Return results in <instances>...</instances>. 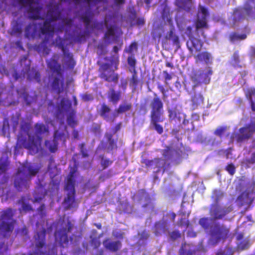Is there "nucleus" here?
I'll use <instances>...</instances> for the list:
<instances>
[{"mask_svg":"<svg viewBox=\"0 0 255 255\" xmlns=\"http://www.w3.org/2000/svg\"><path fill=\"white\" fill-rule=\"evenodd\" d=\"M161 153L165 159L161 158H154L151 160L142 159L141 163L144 164L146 167L151 169H156L155 171L157 173L161 170L164 172L166 169V160L170 161L173 165H177L180 164L183 158H187L188 156L187 153L180 149H175L171 146L165 145V148L161 150Z\"/></svg>","mask_w":255,"mask_h":255,"instance_id":"nucleus-1","label":"nucleus"},{"mask_svg":"<svg viewBox=\"0 0 255 255\" xmlns=\"http://www.w3.org/2000/svg\"><path fill=\"white\" fill-rule=\"evenodd\" d=\"M48 132V128L43 123H36L34 125V132L28 135V139L20 138L18 136L19 142L24 148L29 150L31 154L38 152L42 140V135Z\"/></svg>","mask_w":255,"mask_h":255,"instance_id":"nucleus-2","label":"nucleus"},{"mask_svg":"<svg viewBox=\"0 0 255 255\" xmlns=\"http://www.w3.org/2000/svg\"><path fill=\"white\" fill-rule=\"evenodd\" d=\"M154 98L150 103L151 108L150 125V126L153 127V129L155 130L158 134H161L163 132V128L158 123L162 122L164 121L163 104L156 94L154 93Z\"/></svg>","mask_w":255,"mask_h":255,"instance_id":"nucleus-3","label":"nucleus"},{"mask_svg":"<svg viewBox=\"0 0 255 255\" xmlns=\"http://www.w3.org/2000/svg\"><path fill=\"white\" fill-rule=\"evenodd\" d=\"M38 169L31 166L24 165L17 169L14 179V187L18 192H21L29 187L31 176H35Z\"/></svg>","mask_w":255,"mask_h":255,"instance_id":"nucleus-4","label":"nucleus"},{"mask_svg":"<svg viewBox=\"0 0 255 255\" xmlns=\"http://www.w3.org/2000/svg\"><path fill=\"white\" fill-rule=\"evenodd\" d=\"M76 172V169H75L70 171L65 183V190L68 191V193L64 199V202L67 209H70L75 207L76 194L75 174Z\"/></svg>","mask_w":255,"mask_h":255,"instance_id":"nucleus-5","label":"nucleus"},{"mask_svg":"<svg viewBox=\"0 0 255 255\" xmlns=\"http://www.w3.org/2000/svg\"><path fill=\"white\" fill-rule=\"evenodd\" d=\"M213 74L210 66L206 67L205 69H199L194 72L191 76V80L194 83V87H198L201 84H209L211 81V76Z\"/></svg>","mask_w":255,"mask_h":255,"instance_id":"nucleus-6","label":"nucleus"},{"mask_svg":"<svg viewBox=\"0 0 255 255\" xmlns=\"http://www.w3.org/2000/svg\"><path fill=\"white\" fill-rule=\"evenodd\" d=\"M99 65L98 69L99 77L108 82L117 83L119 79V75L112 69L110 63L98 62Z\"/></svg>","mask_w":255,"mask_h":255,"instance_id":"nucleus-7","label":"nucleus"},{"mask_svg":"<svg viewBox=\"0 0 255 255\" xmlns=\"http://www.w3.org/2000/svg\"><path fill=\"white\" fill-rule=\"evenodd\" d=\"M229 229L223 225L216 224L211 231L210 244L215 246L221 241H224L228 237Z\"/></svg>","mask_w":255,"mask_h":255,"instance_id":"nucleus-8","label":"nucleus"},{"mask_svg":"<svg viewBox=\"0 0 255 255\" xmlns=\"http://www.w3.org/2000/svg\"><path fill=\"white\" fill-rule=\"evenodd\" d=\"M233 210L232 205H221L219 203L211 204L209 210V213L214 220H220L224 218L227 215Z\"/></svg>","mask_w":255,"mask_h":255,"instance_id":"nucleus-9","label":"nucleus"},{"mask_svg":"<svg viewBox=\"0 0 255 255\" xmlns=\"http://www.w3.org/2000/svg\"><path fill=\"white\" fill-rule=\"evenodd\" d=\"M209 15L208 9L201 5H199L198 11L197 14V18L195 21L196 31H197L201 28H208L207 17Z\"/></svg>","mask_w":255,"mask_h":255,"instance_id":"nucleus-10","label":"nucleus"},{"mask_svg":"<svg viewBox=\"0 0 255 255\" xmlns=\"http://www.w3.org/2000/svg\"><path fill=\"white\" fill-rule=\"evenodd\" d=\"M255 131V127L251 124H247L239 129V132L235 134V138L237 142H242L249 139Z\"/></svg>","mask_w":255,"mask_h":255,"instance_id":"nucleus-11","label":"nucleus"},{"mask_svg":"<svg viewBox=\"0 0 255 255\" xmlns=\"http://www.w3.org/2000/svg\"><path fill=\"white\" fill-rule=\"evenodd\" d=\"M168 223L167 219H165L164 218L161 221L155 222L152 228V230L155 236H161L168 232Z\"/></svg>","mask_w":255,"mask_h":255,"instance_id":"nucleus-12","label":"nucleus"},{"mask_svg":"<svg viewBox=\"0 0 255 255\" xmlns=\"http://www.w3.org/2000/svg\"><path fill=\"white\" fill-rule=\"evenodd\" d=\"M46 230L43 227L34 235L35 247L38 250H40L46 246Z\"/></svg>","mask_w":255,"mask_h":255,"instance_id":"nucleus-13","label":"nucleus"},{"mask_svg":"<svg viewBox=\"0 0 255 255\" xmlns=\"http://www.w3.org/2000/svg\"><path fill=\"white\" fill-rule=\"evenodd\" d=\"M47 8V19L54 22L60 18L61 12L59 10V5L58 4H49L48 5Z\"/></svg>","mask_w":255,"mask_h":255,"instance_id":"nucleus-14","label":"nucleus"},{"mask_svg":"<svg viewBox=\"0 0 255 255\" xmlns=\"http://www.w3.org/2000/svg\"><path fill=\"white\" fill-rule=\"evenodd\" d=\"M111 111L110 107L105 103L102 104L100 109L98 113L100 116L106 122H114L116 116L115 115L110 116Z\"/></svg>","mask_w":255,"mask_h":255,"instance_id":"nucleus-15","label":"nucleus"},{"mask_svg":"<svg viewBox=\"0 0 255 255\" xmlns=\"http://www.w3.org/2000/svg\"><path fill=\"white\" fill-rule=\"evenodd\" d=\"M203 44V43L200 39L193 37L189 38L186 43L187 47L191 53H193L194 49L196 52L200 51Z\"/></svg>","mask_w":255,"mask_h":255,"instance_id":"nucleus-16","label":"nucleus"},{"mask_svg":"<svg viewBox=\"0 0 255 255\" xmlns=\"http://www.w3.org/2000/svg\"><path fill=\"white\" fill-rule=\"evenodd\" d=\"M190 106L193 110L201 107L204 103V97L201 93H195L191 97Z\"/></svg>","mask_w":255,"mask_h":255,"instance_id":"nucleus-17","label":"nucleus"},{"mask_svg":"<svg viewBox=\"0 0 255 255\" xmlns=\"http://www.w3.org/2000/svg\"><path fill=\"white\" fill-rule=\"evenodd\" d=\"M103 244L105 248L112 252H117L122 248V244L121 241H113L110 239L105 240Z\"/></svg>","mask_w":255,"mask_h":255,"instance_id":"nucleus-18","label":"nucleus"},{"mask_svg":"<svg viewBox=\"0 0 255 255\" xmlns=\"http://www.w3.org/2000/svg\"><path fill=\"white\" fill-rule=\"evenodd\" d=\"M52 21L50 20L46 19L44 22L42 26L40 28V32L42 35L52 37L54 33V26L51 24Z\"/></svg>","mask_w":255,"mask_h":255,"instance_id":"nucleus-19","label":"nucleus"},{"mask_svg":"<svg viewBox=\"0 0 255 255\" xmlns=\"http://www.w3.org/2000/svg\"><path fill=\"white\" fill-rule=\"evenodd\" d=\"M73 225L70 221H68L67 228H63L59 231V240L63 244H67L69 242L68 233L71 232Z\"/></svg>","mask_w":255,"mask_h":255,"instance_id":"nucleus-20","label":"nucleus"},{"mask_svg":"<svg viewBox=\"0 0 255 255\" xmlns=\"http://www.w3.org/2000/svg\"><path fill=\"white\" fill-rule=\"evenodd\" d=\"M48 67L53 73H55L57 76H62L61 65L59 63L57 60L51 58L46 61Z\"/></svg>","mask_w":255,"mask_h":255,"instance_id":"nucleus-21","label":"nucleus"},{"mask_svg":"<svg viewBox=\"0 0 255 255\" xmlns=\"http://www.w3.org/2000/svg\"><path fill=\"white\" fill-rule=\"evenodd\" d=\"M105 137L107 139L106 149L108 152H110L117 148V140L118 139L113 138V133L107 132L105 134Z\"/></svg>","mask_w":255,"mask_h":255,"instance_id":"nucleus-22","label":"nucleus"},{"mask_svg":"<svg viewBox=\"0 0 255 255\" xmlns=\"http://www.w3.org/2000/svg\"><path fill=\"white\" fill-rule=\"evenodd\" d=\"M196 62H204L207 65L212 63L213 57L208 51H203L198 53L195 56Z\"/></svg>","mask_w":255,"mask_h":255,"instance_id":"nucleus-23","label":"nucleus"},{"mask_svg":"<svg viewBox=\"0 0 255 255\" xmlns=\"http://www.w3.org/2000/svg\"><path fill=\"white\" fill-rule=\"evenodd\" d=\"M42 10V7L40 6H33L31 5L28 7L27 12L29 15V17L34 20L42 19L40 16V13Z\"/></svg>","mask_w":255,"mask_h":255,"instance_id":"nucleus-24","label":"nucleus"},{"mask_svg":"<svg viewBox=\"0 0 255 255\" xmlns=\"http://www.w3.org/2000/svg\"><path fill=\"white\" fill-rule=\"evenodd\" d=\"M37 34V25L34 23H29L25 28V37L29 39H33Z\"/></svg>","mask_w":255,"mask_h":255,"instance_id":"nucleus-25","label":"nucleus"},{"mask_svg":"<svg viewBox=\"0 0 255 255\" xmlns=\"http://www.w3.org/2000/svg\"><path fill=\"white\" fill-rule=\"evenodd\" d=\"M14 229V221L7 222L2 221L0 224V231L5 235L11 233Z\"/></svg>","mask_w":255,"mask_h":255,"instance_id":"nucleus-26","label":"nucleus"},{"mask_svg":"<svg viewBox=\"0 0 255 255\" xmlns=\"http://www.w3.org/2000/svg\"><path fill=\"white\" fill-rule=\"evenodd\" d=\"M121 97V93L120 91H116L113 88L109 90L108 94L109 101L112 102L113 105H117Z\"/></svg>","mask_w":255,"mask_h":255,"instance_id":"nucleus-27","label":"nucleus"},{"mask_svg":"<svg viewBox=\"0 0 255 255\" xmlns=\"http://www.w3.org/2000/svg\"><path fill=\"white\" fill-rule=\"evenodd\" d=\"M165 39L166 40H171L172 42V44L173 45H175L177 49H178L180 47V43L178 36L175 34L173 32V31L171 29L169 31H168L165 37Z\"/></svg>","mask_w":255,"mask_h":255,"instance_id":"nucleus-28","label":"nucleus"},{"mask_svg":"<svg viewBox=\"0 0 255 255\" xmlns=\"http://www.w3.org/2000/svg\"><path fill=\"white\" fill-rule=\"evenodd\" d=\"M176 5L187 12H190L192 8L191 0H176Z\"/></svg>","mask_w":255,"mask_h":255,"instance_id":"nucleus-29","label":"nucleus"},{"mask_svg":"<svg viewBox=\"0 0 255 255\" xmlns=\"http://www.w3.org/2000/svg\"><path fill=\"white\" fill-rule=\"evenodd\" d=\"M22 33L21 23L16 20H13L11 22L10 34L14 35L20 34Z\"/></svg>","mask_w":255,"mask_h":255,"instance_id":"nucleus-30","label":"nucleus"},{"mask_svg":"<svg viewBox=\"0 0 255 255\" xmlns=\"http://www.w3.org/2000/svg\"><path fill=\"white\" fill-rule=\"evenodd\" d=\"M27 79L31 81H35L38 83L41 82V75L38 71L32 68L31 70H29L27 74Z\"/></svg>","mask_w":255,"mask_h":255,"instance_id":"nucleus-31","label":"nucleus"},{"mask_svg":"<svg viewBox=\"0 0 255 255\" xmlns=\"http://www.w3.org/2000/svg\"><path fill=\"white\" fill-rule=\"evenodd\" d=\"M56 46L61 49L64 55L67 57H72L70 53L66 52V48L65 46V40L60 36H57L55 39Z\"/></svg>","mask_w":255,"mask_h":255,"instance_id":"nucleus-32","label":"nucleus"},{"mask_svg":"<svg viewBox=\"0 0 255 255\" xmlns=\"http://www.w3.org/2000/svg\"><path fill=\"white\" fill-rule=\"evenodd\" d=\"M93 18V14L90 11H86L85 13L81 16V20L84 22L85 27L86 29H88L90 25Z\"/></svg>","mask_w":255,"mask_h":255,"instance_id":"nucleus-33","label":"nucleus"},{"mask_svg":"<svg viewBox=\"0 0 255 255\" xmlns=\"http://www.w3.org/2000/svg\"><path fill=\"white\" fill-rule=\"evenodd\" d=\"M58 145V141L54 137L52 140H46L45 141L46 147L48 148L51 153H54L57 151Z\"/></svg>","mask_w":255,"mask_h":255,"instance_id":"nucleus-34","label":"nucleus"},{"mask_svg":"<svg viewBox=\"0 0 255 255\" xmlns=\"http://www.w3.org/2000/svg\"><path fill=\"white\" fill-rule=\"evenodd\" d=\"M14 214L12 209L7 208L5 210L2 211V214L0 216V219L1 221L9 222L12 220Z\"/></svg>","mask_w":255,"mask_h":255,"instance_id":"nucleus-35","label":"nucleus"},{"mask_svg":"<svg viewBox=\"0 0 255 255\" xmlns=\"http://www.w3.org/2000/svg\"><path fill=\"white\" fill-rule=\"evenodd\" d=\"M243 9L248 16L255 18V7H253L249 2L245 3Z\"/></svg>","mask_w":255,"mask_h":255,"instance_id":"nucleus-36","label":"nucleus"},{"mask_svg":"<svg viewBox=\"0 0 255 255\" xmlns=\"http://www.w3.org/2000/svg\"><path fill=\"white\" fill-rule=\"evenodd\" d=\"M247 35L245 33L239 34L236 32H233L229 35V40L232 42L237 41L243 40L247 38Z\"/></svg>","mask_w":255,"mask_h":255,"instance_id":"nucleus-37","label":"nucleus"},{"mask_svg":"<svg viewBox=\"0 0 255 255\" xmlns=\"http://www.w3.org/2000/svg\"><path fill=\"white\" fill-rule=\"evenodd\" d=\"M131 107L132 105L131 103H125L124 104L120 105L118 108L116 110V112L119 114H123L130 111Z\"/></svg>","mask_w":255,"mask_h":255,"instance_id":"nucleus-38","label":"nucleus"},{"mask_svg":"<svg viewBox=\"0 0 255 255\" xmlns=\"http://www.w3.org/2000/svg\"><path fill=\"white\" fill-rule=\"evenodd\" d=\"M75 112L73 110L69 114L67 119L68 125L73 128H75L77 125V122L75 119Z\"/></svg>","mask_w":255,"mask_h":255,"instance_id":"nucleus-39","label":"nucleus"},{"mask_svg":"<svg viewBox=\"0 0 255 255\" xmlns=\"http://www.w3.org/2000/svg\"><path fill=\"white\" fill-rule=\"evenodd\" d=\"M235 251L231 247L226 248L225 249H219L217 251L215 255H234Z\"/></svg>","mask_w":255,"mask_h":255,"instance_id":"nucleus-40","label":"nucleus"},{"mask_svg":"<svg viewBox=\"0 0 255 255\" xmlns=\"http://www.w3.org/2000/svg\"><path fill=\"white\" fill-rule=\"evenodd\" d=\"M31 128L30 124L25 121H22L20 124V133L22 135L23 132L25 135H31L32 133L29 134V131Z\"/></svg>","mask_w":255,"mask_h":255,"instance_id":"nucleus-41","label":"nucleus"},{"mask_svg":"<svg viewBox=\"0 0 255 255\" xmlns=\"http://www.w3.org/2000/svg\"><path fill=\"white\" fill-rule=\"evenodd\" d=\"M139 83V80L138 78L137 72L135 69H133L132 76L130 79L129 85L133 87L135 89Z\"/></svg>","mask_w":255,"mask_h":255,"instance_id":"nucleus-42","label":"nucleus"},{"mask_svg":"<svg viewBox=\"0 0 255 255\" xmlns=\"http://www.w3.org/2000/svg\"><path fill=\"white\" fill-rule=\"evenodd\" d=\"M53 90L56 91L58 94L62 92V89L60 87V79L58 77H54L51 83Z\"/></svg>","mask_w":255,"mask_h":255,"instance_id":"nucleus-43","label":"nucleus"},{"mask_svg":"<svg viewBox=\"0 0 255 255\" xmlns=\"http://www.w3.org/2000/svg\"><path fill=\"white\" fill-rule=\"evenodd\" d=\"M224 196L223 192L219 190H215L213 192L212 198L214 199V203H219V201Z\"/></svg>","mask_w":255,"mask_h":255,"instance_id":"nucleus-44","label":"nucleus"},{"mask_svg":"<svg viewBox=\"0 0 255 255\" xmlns=\"http://www.w3.org/2000/svg\"><path fill=\"white\" fill-rule=\"evenodd\" d=\"M88 34V32L84 31L78 33L74 38L75 42L81 43L86 40V36Z\"/></svg>","mask_w":255,"mask_h":255,"instance_id":"nucleus-45","label":"nucleus"},{"mask_svg":"<svg viewBox=\"0 0 255 255\" xmlns=\"http://www.w3.org/2000/svg\"><path fill=\"white\" fill-rule=\"evenodd\" d=\"M53 137L58 141L61 140L63 142L66 141V134L64 132L60 131L58 130H55L54 132Z\"/></svg>","mask_w":255,"mask_h":255,"instance_id":"nucleus-46","label":"nucleus"},{"mask_svg":"<svg viewBox=\"0 0 255 255\" xmlns=\"http://www.w3.org/2000/svg\"><path fill=\"white\" fill-rule=\"evenodd\" d=\"M138 49L137 43L135 41L132 42L128 48L125 49L126 53L133 55V52L136 51Z\"/></svg>","mask_w":255,"mask_h":255,"instance_id":"nucleus-47","label":"nucleus"},{"mask_svg":"<svg viewBox=\"0 0 255 255\" xmlns=\"http://www.w3.org/2000/svg\"><path fill=\"white\" fill-rule=\"evenodd\" d=\"M100 158L101 159V165L103 169H106L109 165L112 164L113 161L109 158H105L104 155H100Z\"/></svg>","mask_w":255,"mask_h":255,"instance_id":"nucleus-48","label":"nucleus"},{"mask_svg":"<svg viewBox=\"0 0 255 255\" xmlns=\"http://www.w3.org/2000/svg\"><path fill=\"white\" fill-rule=\"evenodd\" d=\"M231 62L234 66L238 65L240 63V54L238 50L235 51L231 58Z\"/></svg>","mask_w":255,"mask_h":255,"instance_id":"nucleus-49","label":"nucleus"},{"mask_svg":"<svg viewBox=\"0 0 255 255\" xmlns=\"http://www.w3.org/2000/svg\"><path fill=\"white\" fill-rule=\"evenodd\" d=\"M237 246L238 249L241 251L247 250L250 246L249 240L248 239L243 240L238 244Z\"/></svg>","mask_w":255,"mask_h":255,"instance_id":"nucleus-50","label":"nucleus"},{"mask_svg":"<svg viewBox=\"0 0 255 255\" xmlns=\"http://www.w3.org/2000/svg\"><path fill=\"white\" fill-rule=\"evenodd\" d=\"M234 14L235 16L233 19L235 22L240 21L245 18L243 13L239 9H236L234 10Z\"/></svg>","mask_w":255,"mask_h":255,"instance_id":"nucleus-51","label":"nucleus"},{"mask_svg":"<svg viewBox=\"0 0 255 255\" xmlns=\"http://www.w3.org/2000/svg\"><path fill=\"white\" fill-rule=\"evenodd\" d=\"M199 223L205 230L209 229V222L208 218L204 217L201 218L199 221Z\"/></svg>","mask_w":255,"mask_h":255,"instance_id":"nucleus-52","label":"nucleus"},{"mask_svg":"<svg viewBox=\"0 0 255 255\" xmlns=\"http://www.w3.org/2000/svg\"><path fill=\"white\" fill-rule=\"evenodd\" d=\"M138 114L139 115L144 116L148 112V109L146 103H141L138 110Z\"/></svg>","mask_w":255,"mask_h":255,"instance_id":"nucleus-53","label":"nucleus"},{"mask_svg":"<svg viewBox=\"0 0 255 255\" xmlns=\"http://www.w3.org/2000/svg\"><path fill=\"white\" fill-rule=\"evenodd\" d=\"M18 4L22 7L30 6L34 3V0H18Z\"/></svg>","mask_w":255,"mask_h":255,"instance_id":"nucleus-54","label":"nucleus"},{"mask_svg":"<svg viewBox=\"0 0 255 255\" xmlns=\"http://www.w3.org/2000/svg\"><path fill=\"white\" fill-rule=\"evenodd\" d=\"M90 244L95 249H98L101 245L99 238L97 237L92 238L90 241Z\"/></svg>","mask_w":255,"mask_h":255,"instance_id":"nucleus-55","label":"nucleus"},{"mask_svg":"<svg viewBox=\"0 0 255 255\" xmlns=\"http://www.w3.org/2000/svg\"><path fill=\"white\" fill-rule=\"evenodd\" d=\"M225 170L232 176L236 172V167L233 163L228 164L225 167Z\"/></svg>","mask_w":255,"mask_h":255,"instance_id":"nucleus-56","label":"nucleus"},{"mask_svg":"<svg viewBox=\"0 0 255 255\" xmlns=\"http://www.w3.org/2000/svg\"><path fill=\"white\" fill-rule=\"evenodd\" d=\"M168 117L170 120H175L177 117V114H179L176 108L168 109Z\"/></svg>","mask_w":255,"mask_h":255,"instance_id":"nucleus-57","label":"nucleus"},{"mask_svg":"<svg viewBox=\"0 0 255 255\" xmlns=\"http://www.w3.org/2000/svg\"><path fill=\"white\" fill-rule=\"evenodd\" d=\"M226 129V127H220L215 130L214 133L215 135L222 137Z\"/></svg>","mask_w":255,"mask_h":255,"instance_id":"nucleus-58","label":"nucleus"},{"mask_svg":"<svg viewBox=\"0 0 255 255\" xmlns=\"http://www.w3.org/2000/svg\"><path fill=\"white\" fill-rule=\"evenodd\" d=\"M38 214L41 218H43L46 216V212L45 209V206L44 204H42L37 209Z\"/></svg>","mask_w":255,"mask_h":255,"instance_id":"nucleus-59","label":"nucleus"},{"mask_svg":"<svg viewBox=\"0 0 255 255\" xmlns=\"http://www.w3.org/2000/svg\"><path fill=\"white\" fill-rule=\"evenodd\" d=\"M80 152L83 157H87L89 155L87 152V149L86 148V144L84 142L81 143L79 145Z\"/></svg>","mask_w":255,"mask_h":255,"instance_id":"nucleus-60","label":"nucleus"},{"mask_svg":"<svg viewBox=\"0 0 255 255\" xmlns=\"http://www.w3.org/2000/svg\"><path fill=\"white\" fill-rule=\"evenodd\" d=\"M115 34V30L114 26H110L107 27V30L106 32L104 37L105 38H108V36H113Z\"/></svg>","mask_w":255,"mask_h":255,"instance_id":"nucleus-61","label":"nucleus"},{"mask_svg":"<svg viewBox=\"0 0 255 255\" xmlns=\"http://www.w3.org/2000/svg\"><path fill=\"white\" fill-rule=\"evenodd\" d=\"M178 225L180 227H184L187 228L189 225V221L186 218H181L178 221Z\"/></svg>","mask_w":255,"mask_h":255,"instance_id":"nucleus-62","label":"nucleus"},{"mask_svg":"<svg viewBox=\"0 0 255 255\" xmlns=\"http://www.w3.org/2000/svg\"><path fill=\"white\" fill-rule=\"evenodd\" d=\"M170 237L172 240H175L177 239L181 238V234L179 231L175 230L170 233Z\"/></svg>","mask_w":255,"mask_h":255,"instance_id":"nucleus-63","label":"nucleus"},{"mask_svg":"<svg viewBox=\"0 0 255 255\" xmlns=\"http://www.w3.org/2000/svg\"><path fill=\"white\" fill-rule=\"evenodd\" d=\"M92 131L95 134H100L101 133V128L100 125L95 124L92 128Z\"/></svg>","mask_w":255,"mask_h":255,"instance_id":"nucleus-64","label":"nucleus"}]
</instances>
